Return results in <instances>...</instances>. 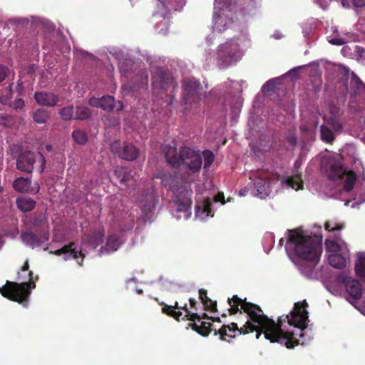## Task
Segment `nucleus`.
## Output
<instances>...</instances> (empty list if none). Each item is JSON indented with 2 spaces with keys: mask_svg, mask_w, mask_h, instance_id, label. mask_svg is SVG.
<instances>
[{
  "mask_svg": "<svg viewBox=\"0 0 365 365\" xmlns=\"http://www.w3.org/2000/svg\"><path fill=\"white\" fill-rule=\"evenodd\" d=\"M307 307L308 303L304 299L302 302L294 303V309L289 312V314L279 317L277 322L269 317L267 321L260 318L256 322V326L259 329L255 336L256 339H259L262 334H264V338L270 341L271 343L284 344L289 349L294 348L299 345V341L294 337V333L284 330L283 324L287 322L289 326L299 328L300 331L305 329L308 319Z\"/></svg>",
  "mask_w": 365,
  "mask_h": 365,
  "instance_id": "obj_1",
  "label": "nucleus"
},
{
  "mask_svg": "<svg viewBox=\"0 0 365 365\" xmlns=\"http://www.w3.org/2000/svg\"><path fill=\"white\" fill-rule=\"evenodd\" d=\"M165 158L173 168L184 167L187 170L182 175V181L190 185L196 181L202 167V157L200 151L189 147H181L180 150L171 145H165L163 149Z\"/></svg>",
  "mask_w": 365,
  "mask_h": 365,
  "instance_id": "obj_2",
  "label": "nucleus"
},
{
  "mask_svg": "<svg viewBox=\"0 0 365 365\" xmlns=\"http://www.w3.org/2000/svg\"><path fill=\"white\" fill-rule=\"evenodd\" d=\"M288 243L294 246V253L302 259L319 260L322 242L316 236H307L300 229L289 230Z\"/></svg>",
  "mask_w": 365,
  "mask_h": 365,
  "instance_id": "obj_3",
  "label": "nucleus"
},
{
  "mask_svg": "<svg viewBox=\"0 0 365 365\" xmlns=\"http://www.w3.org/2000/svg\"><path fill=\"white\" fill-rule=\"evenodd\" d=\"M34 273L29 272V281L21 282H13L6 281V283L0 287V293L4 297L7 298L12 302H17L19 304L26 302L31 294V289L36 287V284L32 281Z\"/></svg>",
  "mask_w": 365,
  "mask_h": 365,
  "instance_id": "obj_4",
  "label": "nucleus"
},
{
  "mask_svg": "<svg viewBox=\"0 0 365 365\" xmlns=\"http://www.w3.org/2000/svg\"><path fill=\"white\" fill-rule=\"evenodd\" d=\"M227 303L230 306V309H228L230 315H234L238 312L240 314H242L239 309L240 306L244 313L247 314V319L252 320L254 323H256L260 318L267 321V316L263 314L262 308L259 305L247 302L246 299H242L237 295H234L232 299L228 298Z\"/></svg>",
  "mask_w": 365,
  "mask_h": 365,
  "instance_id": "obj_5",
  "label": "nucleus"
},
{
  "mask_svg": "<svg viewBox=\"0 0 365 365\" xmlns=\"http://www.w3.org/2000/svg\"><path fill=\"white\" fill-rule=\"evenodd\" d=\"M37 158L41 162L42 172L45 167L46 158L42 153H38ZM36 160V155L34 152L21 150L16 158V168L21 172L31 174L34 171Z\"/></svg>",
  "mask_w": 365,
  "mask_h": 365,
  "instance_id": "obj_6",
  "label": "nucleus"
},
{
  "mask_svg": "<svg viewBox=\"0 0 365 365\" xmlns=\"http://www.w3.org/2000/svg\"><path fill=\"white\" fill-rule=\"evenodd\" d=\"M259 330L256 323H254L252 320L247 319L245 325L240 328H238L236 323L232 322L229 325H224L217 331L215 330V334H219L221 340H225V336L234 338L236 334H247L255 332L257 334V331Z\"/></svg>",
  "mask_w": 365,
  "mask_h": 365,
  "instance_id": "obj_7",
  "label": "nucleus"
},
{
  "mask_svg": "<svg viewBox=\"0 0 365 365\" xmlns=\"http://www.w3.org/2000/svg\"><path fill=\"white\" fill-rule=\"evenodd\" d=\"M173 193L175 195L174 202L177 205L178 212H187L190 210L192 204V190L190 185H179L173 188Z\"/></svg>",
  "mask_w": 365,
  "mask_h": 365,
  "instance_id": "obj_8",
  "label": "nucleus"
},
{
  "mask_svg": "<svg viewBox=\"0 0 365 365\" xmlns=\"http://www.w3.org/2000/svg\"><path fill=\"white\" fill-rule=\"evenodd\" d=\"M239 54V45L231 41L220 46L217 51V58L224 67L228 66L232 61H236Z\"/></svg>",
  "mask_w": 365,
  "mask_h": 365,
  "instance_id": "obj_9",
  "label": "nucleus"
},
{
  "mask_svg": "<svg viewBox=\"0 0 365 365\" xmlns=\"http://www.w3.org/2000/svg\"><path fill=\"white\" fill-rule=\"evenodd\" d=\"M153 87L155 93H160L166 91L170 87L175 89L178 83L162 68H158L153 76Z\"/></svg>",
  "mask_w": 365,
  "mask_h": 365,
  "instance_id": "obj_10",
  "label": "nucleus"
},
{
  "mask_svg": "<svg viewBox=\"0 0 365 365\" xmlns=\"http://www.w3.org/2000/svg\"><path fill=\"white\" fill-rule=\"evenodd\" d=\"M183 100L185 104L192 103V102L200 101L202 89L200 82L195 78H189L183 81Z\"/></svg>",
  "mask_w": 365,
  "mask_h": 365,
  "instance_id": "obj_11",
  "label": "nucleus"
},
{
  "mask_svg": "<svg viewBox=\"0 0 365 365\" xmlns=\"http://www.w3.org/2000/svg\"><path fill=\"white\" fill-rule=\"evenodd\" d=\"M111 150L120 159L126 160H133L138 156V150L131 143H124L120 145V143H115L111 145Z\"/></svg>",
  "mask_w": 365,
  "mask_h": 365,
  "instance_id": "obj_12",
  "label": "nucleus"
},
{
  "mask_svg": "<svg viewBox=\"0 0 365 365\" xmlns=\"http://www.w3.org/2000/svg\"><path fill=\"white\" fill-rule=\"evenodd\" d=\"M75 242H71L64 245L61 249L56 250L55 251H50L56 256H60L63 254L66 255L63 257L65 260L75 259L79 265H82L83 262L84 255L81 250H76Z\"/></svg>",
  "mask_w": 365,
  "mask_h": 365,
  "instance_id": "obj_13",
  "label": "nucleus"
},
{
  "mask_svg": "<svg viewBox=\"0 0 365 365\" xmlns=\"http://www.w3.org/2000/svg\"><path fill=\"white\" fill-rule=\"evenodd\" d=\"M12 187L16 191L20 193L34 194L38 192L39 187L36 184V187L31 186V179L29 178L19 177L12 183Z\"/></svg>",
  "mask_w": 365,
  "mask_h": 365,
  "instance_id": "obj_14",
  "label": "nucleus"
},
{
  "mask_svg": "<svg viewBox=\"0 0 365 365\" xmlns=\"http://www.w3.org/2000/svg\"><path fill=\"white\" fill-rule=\"evenodd\" d=\"M34 99L38 105L50 108L54 107L59 101L56 94L49 92H36Z\"/></svg>",
  "mask_w": 365,
  "mask_h": 365,
  "instance_id": "obj_15",
  "label": "nucleus"
},
{
  "mask_svg": "<svg viewBox=\"0 0 365 365\" xmlns=\"http://www.w3.org/2000/svg\"><path fill=\"white\" fill-rule=\"evenodd\" d=\"M115 98L110 96H103L101 98L91 97L89 104L94 108H100L104 110L111 111L115 107Z\"/></svg>",
  "mask_w": 365,
  "mask_h": 365,
  "instance_id": "obj_16",
  "label": "nucleus"
},
{
  "mask_svg": "<svg viewBox=\"0 0 365 365\" xmlns=\"http://www.w3.org/2000/svg\"><path fill=\"white\" fill-rule=\"evenodd\" d=\"M20 237L22 242L31 247L41 246L42 244L48 239V234L44 235L43 237H39L37 234L30 231L22 232Z\"/></svg>",
  "mask_w": 365,
  "mask_h": 365,
  "instance_id": "obj_17",
  "label": "nucleus"
},
{
  "mask_svg": "<svg viewBox=\"0 0 365 365\" xmlns=\"http://www.w3.org/2000/svg\"><path fill=\"white\" fill-rule=\"evenodd\" d=\"M346 172V168H344L341 163L339 161H334L327 170L326 175L328 180L336 182L343 180V176Z\"/></svg>",
  "mask_w": 365,
  "mask_h": 365,
  "instance_id": "obj_18",
  "label": "nucleus"
},
{
  "mask_svg": "<svg viewBox=\"0 0 365 365\" xmlns=\"http://www.w3.org/2000/svg\"><path fill=\"white\" fill-rule=\"evenodd\" d=\"M346 292L353 299H359L362 295L361 284L359 281L346 278L344 280Z\"/></svg>",
  "mask_w": 365,
  "mask_h": 365,
  "instance_id": "obj_19",
  "label": "nucleus"
},
{
  "mask_svg": "<svg viewBox=\"0 0 365 365\" xmlns=\"http://www.w3.org/2000/svg\"><path fill=\"white\" fill-rule=\"evenodd\" d=\"M299 264V271L302 274L308 279H312L315 275V267L319 260L302 259Z\"/></svg>",
  "mask_w": 365,
  "mask_h": 365,
  "instance_id": "obj_20",
  "label": "nucleus"
},
{
  "mask_svg": "<svg viewBox=\"0 0 365 365\" xmlns=\"http://www.w3.org/2000/svg\"><path fill=\"white\" fill-rule=\"evenodd\" d=\"M36 202L35 200L28 197L22 196L16 199V205L19 210L26 212L32 210L36 207Z\"/></svg>",
  "mask_w": 365,
  "mask_h": 365,
  "instance_id": "obj_21",
  "label": "nucleus"
},
{
  "mask_svg": "<svg viewBox=\"0 0 365 365\" xmlns=\"http://www.w3.org/2000/svg\"><path fill=\"white\" fill-rule=\"evenodd\" d=\"M199 298L205 306V309L211 312L217 311V302L212 301L207 297V290L204 289H200L199 290Z\"/></svg>",
  "mask_w": 365,
  "mask_h": 365,
  "instance_id": "obj_22",
  "label": "nucleus"
},
{
  "mask_svg": "<svg viewBox=\"0 0 365 365\" xmlns=\"http://www.w3.org/2000/svg\"><path fill=\"white\" fill-rule=\"evenodd\" d=\"M161 304L163 305L162 312L163 314L170 317H173L175 320L180 322V317H182V313L180 310L175 311V309L179 308L178 302H175L173 306H169L164 303H162Z\"/></svg>",
  "mask_w": 365,
  "mask_h": 365,
  "instance_id": "obj_23",
  "label": "nucleus"
},
{
  "mask_svg": "<svg viewBox=\"0 0 365 365\" xmlns=\"http://www.w3.org/2000/svg\"><path fill=\"white\" fill-rule=\"evenodd\" d=\"M343 188L345 192H351L356 183V175L353 170H346L343 176Z\"/></svg>",
  "mask_w": 365,
  "mask_h": 365,
  "instance_id": "obj_24",
  "label": "nucleus"
},
{
  "mask_svg": "<svg viewBox=\"0 0 365 365\" xmlns=\"http://www.w3.org/2000/svg\"><path fill=\"white\" fill-rule=\"evenodd\" d=\"M254 187L256 190V195L263 199L267 196V188L269 187V182L262 179L257 180L254 182Z\"/></svg>",
  "mask_w": 365,
  "mask_h": 365,
  "instance_id": "obj_25",
  "label": "nucleus"
},
{
  "mask_svg": "<svg viewBox=\"0 0 365 365\" xmlns=\"http://www.w3.org/2000/svg\"><path fill=\"white\" fill-rule=\"evenodd\" d=\"M114 172L120 184L127 185L129 182L131 175L128 168L117 167Z\"/></svg>",
  "mask_w": 365,
  "mask_h": 365,
  "instance_id": "obj_26",
  "label": "nucleus"
},
{
  "mask_svg": "<svg viewBox=\"0 0 365 365\" xmlns=\"http://www.w3.org/2000/svg\"><path fill=\"white\" fill-rule=\"evenodd\" d=\"M155 178L158 179H160L162 185L165 187H168L171 190H173V188H174L175 187L174 185V182H175L174 176L173 175H171L170 173H164V172L158 173L155 175Z\"/></svg>",
  "mask_w": 365,
  "mask_h": 365,
  "instance_id": "obj_27",
  "label": "nucleus"
},
{
  "mask_svg": "<svg viewBox=\"0 0 365 365\" xmlns=\"http://www.w3.org/2000/svg\"><path fill=\"white\" fill-rule=\"evenodd\" d=\"M321 133V140L326 143H333L335 140L334 131L328 125H322L319 128Z\"/></svg>",
  "mask_w": 365,
  "mask_h": 365,
  "instance_id": "obj_28",
  "label": "nucleus"
},
{
  "mask_svg": "<svg viewBox=\"0 0 365 365\" xmlns=\"http://www.w3.org/2000/svg\"><path fill=\"white\" fill-rule=\"evenodd\" d=\"M328 262L330 266L337 269H342L346 266V259L338 254H331L329 255Z\"/></svg>",
  "mask_w": 365,
  "mask_h": 365,
  "instance_id": "obj_29",
  "label": "nucleus"
},
{
  "mask_svg": "<svg viewBox=\"0 0 365 365\" xmlns=\"http://www.w3.org/2000/svg\"><path fill=\"white\" fill-rule=\"evenodd\" d=\"M48 118V111L45 108H37L33 114V119L37 124H45Z\"/></svg>",
  "mask_w": 365,
  "mask_h": 365,
  "instance_id": "obj_30",
  "label": "nucleus"
},
{
  "mask_svg": "<svg viewBox=\"0 0 365 365\" xmlns=\"http://www.w3.org/2000/svg\"><path fill=\"white\" fill-rule=\"evenodd\" d=\"M91 112L89 108L78 106L76 107L73 118L81 120H87L91 117Z\"/></svg>",
  "mask_w": 365,
  "mask_h": 365,
  "instance_id": "obj_31",
  "label": "nucleus"
},
{
  "mask_svg": "<svg viewBox=\"0 0 365 365\" xmlns=\"http://www.w3.org/2000/svg\"><path fill=\"white\" fill-rule=\"evenodd\" d=\"M198 322L200 323V324L197 325L196 323H194L193 324L191 325L192 329L194 331L198 332L202 336H207L212 331V324L208 322H201L200 320Z\"/></svg>",
  "mask_w": 365,
  "mask_h": 365,
  "instance_id": "obj_32",
  "label": "nucleus"
},
{
  "mask_svg": "<svg viewBox=\"0 0 365 365\" xmlns=\"http://www.w3.org/2000/svg\"><path fill=\"white\" fill-rule=\"evenodd\" d=\"M286 184L291 188L299 190L302 189L303 183L301 175H295L288 177L286 180Z\"/></svg>",
  "mask_w": 365,
  "mask_h": 365,
  "instance_id": "obj_33",
  "label": "nucleus"
},
{
  "mask_svg": "<svg viewBox=\"0 0 365 365\" xmlns=\"http://www.w3.org/2000/svg\"><path fill=\"white\" fill-rule=\"evenodd\" d=\"M30 224L34 227H41L47 224V217L43 212L35 213L30 219Z\"/></svg>",
  "mask_w": 365,
  "mask_h": 365,
  "instance_id": "obj_34",
  "label": "nucleus"
},
{
  "mask_svg": "<svg viewBox=\"0 0 365 365\" xmlns=\"http://www.w3.org/2000/svg\"><path fill=\"white\" fill-rule=\"evenodd\" d=\"M327 126L331 128L335 133L341 132L343 129V125L336 117H329L325 120Z\"/></svg>",
  "mask_w": 365,
  "mask_h": 365,
  "instance_id": "obj_35",
  "label": "nucleus"
},
{
  "mask_svg": "<svg viewBox=\"0 0 365 365\" xmlns=\"http://www.w3.org/2000/svg\"><path fill=\"white\" fill-rule=\"evenodd\" d=\"M119 247L118 238L116 236L110 235L108 237L104 250L106 252H115Z\"/></svg>",
  "mask_w": 365,
  "mask_h": 365,
  "instance_id": "obj_36",
  "label": "nucleus"
},
{
  "mask_svg": "<svg viewBox=\"0 0 365 365\" xmlns=\"http://www.w3.org/2000/svg\"><path fill=\"white\" fill-rule=\"evenodd\" d=\"M72 138L75 143L84 145L88 142V135L81 130H74L72 133Z\"/></svg>",
  "mask_w": 365,
  "mask_h": 365,
  "instance_id": "obj_37",
  "label": "nucleus"
},
{
  "mask_svg": "<svg viewBox=\"0 0 365 365\" xmlns=\"http://www.w3.org/2000/svg\"><path fill=\"white\" fill-rule=\"evenodd\" d=\"M354 269L356 275L365 279V257H359L356 259Z\"/></svg>",
  "mask_w": 365,
  "mask_h": 365,
  "instance_id": "obj_38",
  "label": "nucleus"
},
{
  "mask_svg": "<svg viewBox=\"0 0 365 365\" xmlns=\"http://www.w3.org/2000/svg\"><path fill=\"white\" fill-rule=\"evenodd\" d=\"M177 309H182L185 312V315L182 317V319L183 320H190L192 322L200 320V316L197 313H191L187 308V304L186 303H185L182 307L179 306V308Z\"/></svg>",
  "mask_w": 365,
  "mask_h": 365,
  "instance_id": "obj_39",
  "label": "nucleus"
},
{
  "mask_svg": "<svg viewBox=\"0 0 365 365\" xmlns=\"http://www.w3.org/2000/svg\"><path fill=\"white\" fill-rule=\"evenodd\" d=\"M350 86L354 87V93L361 91L364 88V84L362 83L359 77L357 76L354 73H351Z\"/></svg>",
  "mask_w": 365,
  "mask_h": 365,
  "instance_id": "obj_40",
  "label": "nucleus"
},
{
  "mask_svg": "<svg viewBox=\"0 0 365 365\" xmlns=\"http://www.w3.org/2000/svg\"><path fill=\"white\" fill-rule=\"evenodd\" d=\"M15 124V120L9 115L0 113V126L11 127Z\"/></svg>",
  "mask_w": 365,
  "mask_h": 365,
  "instance_id": "obj_41",
  "label": "nucleus"
},
{
  "mask_svg": "<svg viewBox=\"0 0 365 365\" xmlns=\"http://www.w3.org/2000/svg\"><path fill=\"white\" fill-rule=\"evenodd\" d=\"M61 117L63 120H70L73 116V106H67L62 109H61L60 112Z\"/></svg>",
  "mask_w": 365,
  "mask_h": 365,
  "instance_id": "obj_42",
  "label": "nucleus"
},
{
  "mask_svg": "<svg viewBox=\"0 0 365 365\" xmlns=\"http://www.w3.org/2000/svg\"><path fill=\"white\" fill-rule=\"evenodd\" d=\"M10 76L12 78L15 76V72L12 69L0 64V83Z\"/></svg>",
  "mask_w": 365,
  "mask_h": 365,
  "instance_id": "obj_43",
  "label": "nucleus"
},
{
  "mask_svg": "<svg viewBox=\"0 0 365 365\" xmlns=\"http://www.w3.org/2000/svg\"><path fill=\"white\" fill-rule=\"evenodd\" d=\"M202 157H204L205 159L204 168L205 169L209 168L215 160V155H213V152L210 151V150H205L204 152H202Z\"/></svg>",
  "mask_w": 365,
  "mask_h": 365,
  "instance_id": "obj_44",
  "label": "nucleus"
},
{
  "mask_svg": "<svg viewBox=\"0 0 365 365\" xmlns=\"http://www.w3.org/2000/svg\"><path fill=\"white\" fill-rule=\"evenodd\" d=\"M324 245L326 250L328 252H336L341 250L340 245L332 240H326Z\"/></svg>",
  "mask_w": 365,
  "mask_h": 365,
  "instance_id": "obj_45",
  "label": "nucleus"
},
{
  "mask_svg": "<svg viewBox=\"0 0 365 365\" xmlns=\"http://www.w3.org/2000/svg\"><path fill=\"white\" fill-rule=\"evenodd\" d=\"M103 233L102 232H98L96 233L92 234L91 239H89V242L94 247H98L101 243L103 242Z\"/></svg>",
  "mask_w": 365,
  "mask_h": 365,
  "instance_id": "obj_46",
  "label": "nucleus"
},
{
  "mask_svg": "<svg viewBox=\"0 0 365 365\" xmlns=\"http://www.w3.org/2000/svg\"><path fill=\"white\" fill-rule=\"evenodd\" d=\"M344 227V225L343 224H334V225H332V224L329 222H327L324 225L325 230L329 232L341 230Z\"/></svg>",
  "mask_w": 365,
  "mask_h": 365,
  "instance_id": "obj_47",
  "label": "nucleus"
},
{
  "mask_svg": "<svg viewBox=\"0 0 365 365\" xmlns=\"http://www.w3.org/2000/svg\"><path fill=\"white\" fill-rule=\"evenodd\" d=\"M12 85L13 83H11L9 85L7 90H6V95L0 96V102L6 104L9 101L12 97Z\"/></svg>",
  "mask_w": 365,
  "mask_h": 365,
  "instance_id": "obj_48",
  "label": "nucleus"
},
{
  "mask_svg": "<svg viewBox=\"0 0 365 365\" xmlns=\"http://www.w3.org/2000/svg\"><path fill=\"white\" fill-rule=\"evenodd\" d=\"M286 139L289 144H290L292 146H296L297 143V138L294 132L289 131L286 134Z\"/></svg>",
  "mask_w": 365,
  "mask_h": 365,
  "instance_id": "obj_49",
  "label": "nucleus"
},
{
  "mask_svg": "<svg viewBox=\"0 0 365 365\" xmlns=\"http://www.w3.org/2000/svg\"><path fill=\"white\" fill-rule=\"evenodd\" d=\"M211 202L209 199H207L204 201V204H202V207H204V212L207 213V216L213 217V213L212 212L211 208Z\"/></svg>",
  "mask_w": 365,
  "mask_h": 365,
  "instance_id": "obj_50",
  "label": "nucleus"
},
{
  "mask_svg": "<svg viewBox=\"0 0 365 365\" xmlns=\"http://www.w3.org/2000/svg\"><path fill=\"white\" fill-rule=\"evenodd\" d=\"M24 106H25V102L20 98L16 99L11 104V107L16 110L22 109L23 107H24Z\"/></svg>",
  "mask_w": 365,
  "mask_h": 365,
  "instance_id": "obj_51",
  "label": "nucleus"
},
{
  "mask_svg": "<svg viewBox=\"0 0 365 365\" xmlns=\"http://www.w3.org/2000/svg\"><path fill=\"white\" fill-rule=\"evenodd\" d=\"M274 83L272 80L267 81V83L263 85V88L267 91H271L274 88Z\"/></svg>",
  "mask_w": 365,
  "mask_h": 365,
  "instance_id": "obj_52",
  "label": "nucleus"
},
{
  "mask_svg": "<svg viewBox=\"0 0 365 365\" xmlns=\"http://www.w3.org/2000/svg\"><path fill=\"white\" fill-rule=\"evenodd\" d=\"M352 3L355 7L362 8L365 6V0H352Z\"/></svg>",
  "mask_w": 365,
  "mask_h": 365,
  "instance_id": "obj_53",
  "label": "nucleus"
},
{
  "mask_svg": "<svg viewBox=\"0 0 365 365\" xmlns=\"http://www.w3.org/2000/svg\"><path fill=\"white\" fill-rule=\"evenodd\" d=\"M329 43H331L334 45L341 46L344 43V41L342 38H334L329 41Z\"/></svg>",
  "mask_w": 365,
  "mask_h": 365,
  "instance_id": "obj_54",
  "label": "nucleus"
},
{
  "mask_svg": "<svg viewBox=\"0 0 365 365\" xmlns=\"http://www.w3.org/2000/svg\"><path fill=\"white\" fill-rule=\"evenodd\" d=\"M215 202H222V204H225V196L222 192H218L215 197Z\"/></svg>",
  "mask_w": 365,
  "mask_h": 365,
  "instance_id": "obj_55",
  "label": "nucleus"
},
{
  "mask_svg": "<svg viewBox=\"0 0 365 365\" xmlns=\"http://www.w3.org/2000/svg\"><path fill=\"white\" fill-rule=\"evenodd\" d=\"M23 91H24L23 82L21 80H19L17 82V86H16V91H17V93H19V95L21 96L23 93Z\"/></svg>",
  "mask_w": 365,
  "mask_h": 365,
  "instance_id": "obj_56",
  "label": "nucleus"
},
{
  "mask_svg": "<svg viewBox=\"0 0 365 365\" xmlns=\"http://www.w3.org/2000/svg\"><path fill=\"white\" fill-rule=\"evenodd\" d=\"M189 302H190V307L192 309H197L196 308V305H197L196 299H190Z\"/></svg>",
  "mask_w": 365,
  "mask_h": 365,
  "instance_id": "obj_57",
  "label": "nucleus"
},
{
  "mask_svg": "<svg viewBox=\"0 0 365 365\" xmlns=\"http://www.w3.org/2000/svg\"><path fill=\"white\" fill-rule=\"evenodd\" d=\"M29 261L28 259L26 260L24 264H23V266L21 267V271L22 272H25V271H27L29 269Z\"/></svg>",
  "mask_w": 365,
  "mask_h": 365,
  "instance_id": "obj_58",
  "label": "nucleus"
},
{
  "mask_svg": "<svg viewBox=\"0 0 365 365\" xmlns=\"http://www.w3.org/2000/svg\"><path fill=\"white\" fill-rule=\"evenodd\" d=\"M308 129L307 125H302L300 126V130L302 133H304Z\"/></svg>",
  "mask_w": 365,
  "mask_h": 365,
  "instance_id": "obj_59",
  "label": "nucleus"
},
{
  "mask_svg": "<svg viewBox=\"0 0 365 365\" xmlns=\"http://www.w3.org/2000/svg\"><path fill=\"white\" fill-rule=\"evenodd\" d=\"M205 318H208L207 314H205H205H203L202 317H200V319H205Z\"/></svg>",
  "mask_w": 365,
  "mask_h": 365,
  "instance_id": "obj_60",
  "label": "nucleus"
},
{
  "mask_svg": "<svg viewBox=\"0 0 365 365\" xmlns=\"http://www.w3.org/2000/svg\"><path fill=\"white\" fill-rule=\"evenodd\" d=\"M51 148H52L51 145H46V150H51Z\"/></svg>",
  "mask_w": 365,
  "mask_h": 365,
  "instance_id": "obj_61",
  "label": "nucleus"
},
{
  "mask_svg": "<svg viewBox=\"0 0 365 365\" xmlns=\"http://www.w3.org/2000/svg\"><path fill=\"white\" fill-rule=\"evenodd\" d=\"M283 242H284V240H283V238L280 239V240H279V245H280V246H282V245H283Z\"/></svg>",
  "mask_w": 365,
  "mask_h": 365,
  "instance_id": "obj_62",
  "label": "nucleus"
},
{
  "mask_svg": "<svg viewBox=\"0 0 365 365\" xmlns=\"http://www.w3.org/2000/svg\"><path fill=\"white\" fill-rule=\"evenodd\" d=\"M223 21L220 19H217V24L222 23Z\"/></svg>",
  "mask_w": 365,
  "mask_h": 365,
  "instance_id": "obj_63",
  "label": "nucleus"
},
{
  "mask_svg": "<svg viewBox=\"0 0 365 365\" xmlns=\"http://www.w3.org/2000/svg\"><path fill=\"white\" fill-rule=\"evenodd\" d=\"M137 293L141 294V293H143V290L142 289H138L137 290Z\"/></svg>",
  "mask_w": 365,
  "mask_h": 365,
  "instance_id": "obj_64",
  "label": "nucleus"
}]
</instances>
